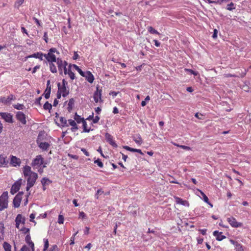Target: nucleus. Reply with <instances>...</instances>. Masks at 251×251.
<instances>
[{"mask_svg":"<svg viewBox=\"0 0 251 251\" xmlns=\"http://www.w3.org/2000/svg\"><path fill=\"white\" fill-rule=\"evenodd\" d=\"M23 173L24 177L26 179L27 185L26 189L28 191L30 188L34 186L37 179L38 174L31 171V168L28 165H25L23 169Z\"/></svg>","mask_w":251,"mask_h":251,"instance_id":"obj_1","label":"nucleus"},{"mask_svg":"<svg viewBox=\"0 0 251 251\" xmlns=\"http://www.w3.org/2000/svg\"><path fill=\"white\" fill-rule=\"evenodd\" d=\"M59 54V52L55 48H52L50 49L49 52L47 54H45L44 57L49 63L50 70L52 73H56L57 72V68L54 64V62H56L57 58L54 54Z\"/></svg>","mask_w":251,"mask_h":251,"instance_id":"obj_2","label":"nucleus"},{"mask_svg":"<svg viewBox=\"0 0 251 251\" xmlns=\"http://www.w3.org/2000/svg\"><path fill=\"white\" fill-rule=\"evenodd\" d=\"M7 191L4 192L0 196V211L6 209L8 203V195Z\"/></svg>","mask_w":251,"mask_h":251,"instance_id":"obj_3","label":"nucleus"},{"mask_svg":"<svg viewBox=\"0 0 251 251\" xmlns=\"http://www.w3.org/2000/svg\"><path fill=\"white\" fill-rule=\"evenodd\" d=\"M31 166L34 168H38L42 166L43 168L46 167V163H44V158L41 155H38L33 160Z\"/></svg>","mask_w":251,"mask_h":251,"instance_id":"obj_4","label":"nucleus"},{"mask_svg":"<svg viewBox=\"0 0 251 251\" xmlns=\"http://www.w3.org/2000/svg\"><path fill=\"white\" fill-rule=\"evenodd\" d=\"M56 64L57 65L58 70L60 72V74H61L63 71L64 74L67 75V62L66 61H63L61 58H57Z\"/></svg>","mask_w":251,"mask_h":251,"instance_id":"obj_5","label":"nucleus"},{"mask_svg":"<svg viewBox=\"0 0 251 251\" xmlns=\"http://www.w3.org/2000/svg\"><path fill=\"white\" fill-rule=\"evenodd\" d=\"M37 143L38 144L39 147L44 151H48L50 146V145L48 142H41L39 135L37 138Z\"/></svg>","mask_w":251,"mask_h":251,"instance_id":"obj_6","label":"nucleus"},{"mask_svg":"<svg viewBox=\"0 0 251 251\" xmlns=\"http://www.w3.org/2000/svg\"><path fill=\"white\" fill-rule=\"evenodd\" d=\"M23 195V192H19V193L15 197L13 201V206L14 207L18 208L20 206Z\"/></svg>","mask_w":251,"mask_h":251,"instance_id":"obj_7","label":"nucleus"},{"mask_svg":"<svg viewBox=\"0 0 251 251\" xmlns=\"http://www.w3.org/2000/svg\"><path fill=\"white\" fill-rule=\"evenodd\" d=\"M227 222L233 227H241L243 226L242 223L238 222L236 219L233 217H230L227 219Z\"/></svg>","mask_w":251,"mask_h":251,"instance_id":"obj_8","label":"nucleus"},{"mask_svg":"<svg viewBox=\"0 0 251 251\" xmlns=\"http://www.w3.org/2000/svg\"><path fill=\"white\" fill-rule=\"evenodd\" d=\"M102 90L101 89H99L98 87H97V90L95 92L93 96V98L95 102L97 103L99 101L101 102L102 101L101 100V95H102Z\"/></svg>","mask_w":251,"mask_h":251,"instance_id":"obj_9","label":"nucleus"},{"mask_svg":"<svg viewBox=\"0 0 251 251\" xmlns=\"http://www.w3.org/2000/svg\"><path fill=\"white\" fill-rule=\"evenodd\" d=\"M17 119L20 121L22 124L25 125L26 124V116L22 112H17L16 115Z\"/></svg>","mask_w":251,"mask_h":251,"instance_id":"obj_10","label":"nucleus"},{"mask_svg":"<svg viewBox=\"0 0 251 251\" xmlns=\"http://www.w3.org/2000/svg\"><path fill=\"white\" fill-rule=\"evenodd\" d=\"M21 186V182L20 181H16L12 186L10 190V193L12 195L16 193L20 189Z\"/></svg>","mask_w":251,"mask_h":251,"instance_id":"obj_11","label":"nucleus"},{"mask_svg":"<svg viewBox=\"0 0 251 251\" xmlns=\"http://www.w3.org/2000/svg\"><path fill=\"white\" fill-rule=\"evenodd\" d=\"M0 115L1 118L4 119L5 122L9 123H13V117L10 113L6 112H1L0 113Z\"/></svg>","mask_w":251,"mask_h":251,"instance_id":"obj_12","label":"nucleus"},{"mask_svg":"<svg viewBox=\"0 0 251 251\" xmlns=\"http://www.w3.org/2000/svg\"><path fill=\"white\" fill-rule=\"evenodd\" d=\"M21 163V159L15 156L11 155L10 164L13 167L20 166Z\"/></svg>","mask_w":251,"mask_h":251,"instance_id":"obj_13","label":"nucleus"},{"mask_svg":"<svg viewBox=\"0 0 251 251\" xmlns=\"http://www.w3.org/2000/svg\"><path fill=\"white\" fill-rule=\"evenodd\" d=\"M58 91L62 94L63 97H66L69 94V90L67 89L66 86H62L60 83L57 84Z\"/></svg>","mask_w":251,"mask_h":251,"instance_id":"obj_14","label":"nucleus"},{"mask_svg":"<svg viewBox=\"0 0 251 251\" xmlns=\"http://www.w3.org/2000/svg\"><path fill=\"white\" fill-rule=\"evenodd\" d=\"M8 162V160L6 156L4 154L0 155V168L7 167Z\"/></svg>","mask_w":251,"mask_h":251,"instance_id":"obj_15","label":"nucleus"},{"mask_svg":"<svg viewBox=\"0 0 251 251\" xmlns=\"http://www.w3.org/2000/svg\"><path fill=\"white\" fill-rule=\"evenodd\" d=\"M69 126H72L71 130L72 132H75L78 129V126L75 120L69 119L68 121Z\"/></svg>","mask_w":251,"mask_h":251,"instance_id":"obj_16","label":"nucleus"},{"mask_svg":"<svg viewBox=\"0 0 251 251\" xmlns=\"http://www.w3.org/2000/svg\"><path fill=\"white\" fill-rule=\"evenodd\" d=\"M105 138L107 140V141L113 147H117V144L115 142L113 139V137L109 133H106L105 135Z\"/></svg>","mask_w":251,"mask_h":251,"instance_id":"obj_17","label":"nucleus"},{"mask_svg":"<svg viewBox=\"0 0 251 251\" xmlns=\"http://www.w3.org/2000/svg\"><path fill=\"white\" fill-rule=\"evenodd\" d=\"M84 77H85L87 81H88L90 83H92L95 79L93 75L90 71H87L85 73Z\"/></svg>","mask_w":251,"mask_h":251,"instance_id":"obj_18","label":"nucleus"},{"mask_svg":"<svg viewBox=\"0 0 251 251\" xmlns=\"http://www.w3.org/2000/svg\"><path fill=\"white\" fill-rule=\"evenodd\" d=\"M51 92V86L50 85V80H49L47 83V88L44 92L45 98L48 99L50 98Z\"/></svg>","mask_w":251,"mask_h":251,"instance_id":"obj_19","label":"nucleus"},{"mask_svg":"<svg viewBox=\"0 0 251 251\" xmlns=\"http://www.w3.org/2000/svg\"><path fill=\"white\" fill-rule=\"evenodd\" d=\"M230 242L235 246V248L236 251H244L243 247L241 244H239L237 242L232 239L230 240Z\"/></svg>","mask_w":251,"mask_h":251,"instance_id":"obj_20","label":"nucleus"},{"mask_svg":"<svg viewBox=\"0 0 251 251\" xmlns=\"http://www.w3.org/2000/svg\"><path fill=\"white\" fill-rule=\"evenodd\" d=\"M45 54L41 52H38L32 54V55H30L28 56H27L26 58H31V57H34L36 58H39L41 60H43V57H44Z\"/></svg>","mask_w":251,"mask_h":251,"instance_id":"obj_21","label":"nucleus"},{"mask_svg":"<svg viewBox=\"0 0 251 251\" xmlns=\"http://www.w3.org/2000/svg\"><path fill=\"white\" fill-rule=\"evenodd\" d=\"M213 235L216 237V239L218 241H222L226 238L225 236L222 235V232H220L218 231H214Z\"/></svg>","mask_w":251,"mask_h":251,"instance_id":"obj_22","label":"nucleus"},{"mask_svg":"<svg viewBox=\"0 0 251 251\" xmlns=\"http://www.w3.org/2000/svg\"><path fill=\"white\" fill-rule=\"evenodd\" d=\"M15 222H17L20 224H22L25 225V217H23L21 214H19L17 215L15 219Z\"/></svg>","mask_w":251,"mask_h":251,"instance_id":"obj_23","label":"nucleus"},{"mask_svg":"<svg viewBox=\"0 0 251 251\" xmlns=\"http://www.w3.org/2000/svg\"><path fill=\"white\" fill-rule=\"evenodd\" d=\"M72 65H69L68 68L67 69V74L69 76L72 80H74L75 78V74L71 70Z\"/></svg>","mask_w":251,"mask_h":251,"instance_id":"obj_24","label":"nucleus"},{"mask_svg":"<svg viewBox=\"0 0 251 251\" xmlns=\"http://www.w3.org/2000/svg\"><path fill=\"white\" fill-rule=\"evenodd\" d=\"M174 198L177 204H180L182 205H186L188 204V201H187L183 200L182 199L177 197H175Z\"/></svg>","mask_w":251,"mask_h":251,"instance_id":"obj_25","label":"nucleus"},{"mask_svg":"<svg viewBox=\"0 0 251 251\" xmlns=\"http://www.w3.org/2000/svg\"><path fill=\"white\" fill-rule=\"evenodd\" d=\"M134 141L138 145H141L143 143V140L140 135H138L137 137H133Z\"/></svg>","mask_w":251,"mask_h":251,"instance_id":"obj_26","label":"nucleus"},{"mask_svg":"<svg viewBox=\"0 0 251 251\" xmlns=\"http://www.w3.org/2000/svg\"><path fill=\"white\" fill-rule=\"evenodd\" d=\"M82 126L83 128V132H89L91 130H93V129H92L91 127H88L85 121H83L82 123Z\"/></svg>","mask_w":251,"mask_h":251,"instance_id":"obj_27","label":"nucleus"},{"mask_svg":"<svg viewBox=\"0 0 251 251\" xmlns=\"http://www.w3.org/2000/svg\"><path fill=\"white\" fill-rule=\"evenodd\" d=\"M74 119H75V121L78 124H79L81 123H82L83 122V121H85V120L83 118H81V116L78 115L76 113H75V115Z\"/></svg>","mask_w":251,"mask_h":251,"instance_id":"obj_28","label":"nucleus"},{"mask_svg":"<svg viewBox=\"0 0 251 251\" xmlns=\"http://www.w3.org/2000/svg\"><path fill=\"white\" fill-rule=\"evenodd\" d=\"M60 122L61 124V126L62 127H68L69 125L68 124L67 121L66 119V118L64 117H60Z\"/></svg>","mask_w":251,"mask_h":251,"instance_id":"obj_29","label":"nucleus"},{"mask_svg":"<svg viewBox=\"0 0 251 251\" xmlns=\"http://www.w3.org/2000/svg\"><path fill=\"white\" fill-rule=\"evenodd\" d=\"M74 103H75V100H74V99L71 98L69 100V102L68 104V109L69 111H70L72 109L73 106L74 105Z\"/></svg>","mask_w":251,"mask_h":251,"instance_id":"obj_30","label":"nucleus"},{"mask_svg":"<svg viewBox=\"0 0 251 251\" xmlns=\"http://www.w3.org/2000/svg\"><path fill=\"white\" fill-rule=\"evenodd\" d=\"M41 183L42 184L43 186L45 187V186L46 185H48L49 184L51 183V181L46 177H44L41 180Z\"/></svg>","mask_w":251,"mask_h":251,"instance_id":"obj_31","label":"nucleus"},{"mask_svg":"<svg viewBox=\"0 0 251 251\" xmlns=\"http://www.w3.org/2000/svg\"><path fill=\"white\" fill-rule=\"evenodd\" d=\"M3 248L5 251H11V246L6 242L3 243Z\"/></svg>","mask_w":251,"mask_h":251,"instance_id":"obj_32","label":"nucleus"},{"mask_svg":"<svg viewBox=\"0 0 251 251\" xmlns=\"http://www.w3.org/2000/svg\"><path fill=\"white\" fill-rule=\"evenodd\" d=\"M73 66L75 69V70H76L82 76H84L85 73L83 72L81 70V69L79 68V67L78 66H77L75 64H74L73 65Z\"/></svg>","mask_w":251,"mask_h":251,"instance_id":"obj_33","label":"nucleus"},{"mask_svg":"<svg viewBox=\"0 0 251 251\" xmlns=\"http://www.w3.org/2000/svg\"><path fill=\"white\" fill-rule=\"evenodd\" d=\"M147 29L148 31L151 34H160V33L152 26H148Z\"/></svg>","mask_w":251,"mask_h":251,"instance_id":"obj_34","label":"nucleus"},{"mask_svg":"<svg viewBox=\"0 0 251 251\" xmlns=\"http://www.w3.org/2000/svg\"><path fill=\"white\" fill-rule=\"evenodd\" d=\"M198 191L200 193V194L202 196L204 201L207 203H209V199L208 197L206 196V195L201 190L198 189Z\"/></svg>","mask_w":251,"mask_h":251,"instance_id":"obj_35","label":"nucleus"},{"mask_svg":"<svg viewBox=\"0 0 251 251\" xmlns=\"http://www.w3.org/2000/svg\"><path fill=\"white\" fill-rule=\"evenodd\" d=\"M13 107L18 110H23L25 106L22 104L17 103L13 105Z\"/></svg>","mask_w":251,"mask_h":251,"instance_id":"obj_36","label":"nucleus"},{"mask_svg":"<svg viewBox=\"0 0 251 251\" xmlns=\"http://www.w3.org/2000/svg\"><path fill=\"white\" fill-rule=\"evenodd\" d=\"M43 108L45 110H49L50 111L52 108V105L48 101H47L44 104Z\"/></svg>","mask_w":251,"mask_h":251,"instance_id":"obj_37","label":"nucleus"},{"mask_svg":"<svg viewBox=\"0 0 251 251\" xmlns=\"http://www.w3.org/2000/svg\"><path fill=\"white\" fill-rule=\"evenodd\" d=\"M94 163L96 164L100 168H102L103 167V164L100 159L95 160L94 161Z\"/></svg>","mask_w":251,"mask_h":251,"instance_id":"obj_38","label":"nucleus"},{"mask_svg":"<svg viewBox=\"0 0 251 251\" xmlns=\"http://www.w3.org/2000/svg\"><path fill=\"white\" fill-rule=\"evenodd\" d=\"M24 2V0H17L15 2L14 6L19 8Z\"/></svg>","mask_w":251,"mask_h":251,"instance_id":"obj_39","label":"nucleus"},{"mask_svg":"<svg viewBox=\"0 0 251 251\" xmlns=\"http://www.w3.org/2000/svg\"><path fill=\"white\" fill-rule=\"evenodd\" d=\"M44 241L45 244H44L43 251H46L47 250L48 248H49V243L48 239H44Z\"/></svg>","mask_w":251,"mask_h":251,"instance_id":"obj_40","label":"nucleus"},{"mask_svg":"<svg viewBox=\"0 0 251 251\" xmlns=\"http://www.w3.org/2000/svg\"><path fill=\"white\" fill-rule=\"evenodd\" d=\"M235 8V7H234V4L232 2L227 5L226 9L228 10L231 11L233 9H234Z\"/></svg>","mask_w":251,"mask_h":251,"instance_id":"obj_41","label":"nucleus"},{"mask_svg":"<svg viewBox=\"0 0 251 251\" xmlns=\"http://www.w3.org/2000/svg\"><path fill=\"white\" fill-rule=\"evenodd\" d=\"M174 145L175 146L179 147L183 150H188V151L191 150V148L188 146H184V145H178L176 144H174Z\"/></svg>","mask_w":251,"mask_h":251,"instance_id":"obj_42","label":"nucleus"},{"mask_svg":"<svg viewBox=\"0 0 251 251\" xmlns=\"http://www.w3.org/2000/svg\"><path fill=\"white\" fill-rule=\"evenodd\" d=\"M185 71L188 72L190 73L191 74H193L195 76H197L199 74L198 72H195V71L192 70V69H185Z\"/></svg>","mask_w":251,"mask_h":251,"instance_id":"obj_43","label":"nucleus"},{"mask_svg":"<svg viewBox=\"0 0 251 251\" xmlns=\"http://www.w3.org/2000/svg\"><path fill=\"white\" fill-rule=\"evenodd\" d=\"M58 223L59 224H62L64 223V217L62 215H59L58 216Z\"/></svg>","mask_w":251,"mask_h":251,"instance_id":"obj_44","label":"nucleus"},{"mask_svg":"<svg viewBox=\"0 0 251 251\" xmlns=\"http://www.w3.org/2000/svg\"><path fill=\"white\" fill-rule=\"evenodd\" d=\"M123 148L126 149L127 151H131V152H135L136 149L130 148L127 146H123Z\"/></svg>","mask_w":251,"mask_h":251,"instance_id":"obj_45","label":"nucleus"},{"mask_svg":"<svg viewBox=\"0 0 251 251\" xmlns=\"http://www.w3.org/2000/svg\"><path fill=\"white\" fill-rule=\"evenodd\" d=\"M123 148L126 149L127 151H131V152H135L136 149L130 148L127 146H123Z\"/></svg>","mask_w":251,"mask_h":251,"instance_id":"obj_46","label":"nucleus"},{"mask_svg":"<svg viewBox=\"0 0 251 251\" xmlns=\"http://www.w3.org/2000/svg\"><path fill=\"white\" fill-rule=\"evenodd\" d=\"M195 116L200 120L204 119V115L202 114H199V113H197L195 114Z\"/></svg>","mask_w":251,"mask_h":251,"instance_id":"obj_47","label":"nucleus"},{"mask_svg":"<svg viewBox=\"0 0 251 251\" xmlns=\"http://www.w3.org/2000/svg\"><path fill=\"white\" fill-rule=\"evenodd\" d=\"M48 251H58V248L56 245H52Z\"/></svg>","mask_w":251,"mask_h":251,"instance_id":"obj_48","label":"nucleus"},{"mask_svg":"<svg viewBox=\"0 0 251 251\" xmlns=\"http://www.w3.org/2000/svg\"><path fill=\"white\" fill-rule=\"evenodd\" d=\"M25 241L27 244L32 241L31 240L30 235L29 234H27L25 236Z\"/></svg>","mask_w":251,"mask_h":251,"instance_id":"obj_49","label":"nucleus"},{"mask_svg":"<svg viewBox=\"0 0 251 251\" xmlns=\"http://www.w3.org/2000/svg\"><path fill=\"white\" fill-rule=\"evenodd\" d=\"M0 101L4 104L9 102V100L7 99V98L6 97H1L0 98Z\"/></svg>","mask_w":251,"mask_h":251,"instance_id":"obj_50","label":"nucleus"},{"mask_svg":"<svg viewBox=\"0 0 251 251\" xmlns=\"http://www.w3.org/2000/svg\"><path fill=\"white\" fill-rule=\"evenodd\" d=\"M21 230L25 234L28 233L29 232V228L23 227L21 228Z\"/></svg>","mask_w":251,"mask_h":251,"instance_id":"obj_51","label":"nucleus"},{"mask_svg":"<svg viewBox=\"0 0 251 251\" xmlns=\"http://www.w3.org/2000/svg\"><path fill=\"white\" fill-rule=\"evenodd\" d=\"M225 76L226 77H239V76L235 75H232L231 74H225Z\"/></svg>","mask_w":251,"mask_h":251,"instance_id":"obj_52","label":"nucleus"},{"mask_svg":"<svg viewBox=\"0 0 251 251\" xmlns=\"http://www.w3.org/2000/svg\"><path fill=\"white\" fill-rule=\"evenodd\" d=\"M78 233V231H77L74 235V236L73 237H71V239H70V241H71V243H70V245H73L75 244V237L74 236H75Z\"/></svg>","mask_w":251,"mask_h":251,"instance_id":"obj_53","label":"nucleus"},{"mask_svg":"<svg viewBox=\"0 0 251 251\" xmlns=\"http://www.w3.org/2000/svg\"><path fill=\"white\" fill-rule=\"evenodd\" d=\"M100 119V118L99 116H96L95 117V118H93V123L94 124H96V123H97L99 122V121Z\"/></svg>","mask_w":251,"mask_h":251,"instance_id":"obj_54","label":"nucleus"},{"mask_svg":"<svg viewBox=\"0 0 251 251\" xmlns=\"http://www.w3.org/2000/svg\"><path fill=\"white\" fill-rule=\"evenodd\" d=\"M81 151L84 153V154L87 156H89L90 154L88 151H87V150L84 148H82L81 149Z\"/></svg>","mask_w":251,"mask_h":251,"instance_id":"obj_55","label":"nucleus"},{"mask_svg":"<svg viewBox=\"0 0 251 251\" xmlns=\"http://www.w3.org/2000/svg\"><path fill=\"white\" fill-rule=\"evenodd\" d=\"M44 40L45 41L46 43H48V36L47 32H44V36H43Z\"/></svg>","mask_w":251,"mask_h":251,"instance_id":"obj_56","label":"nucleus"},{"mask_svg":"<svg viewBox=\"0 0 251 251\" xmlns=\"http://www.w3.org/2000/svg\"><path fill=\"white\" fill-rule=\"evenodd\" d=\"M21 251H29V249L26 245H24L21 248Z\"/></svg>","mask_w":251,"mask_h":251,"instance_id":"obj_57","label":"nucleus"},{"mask_svg":"<svg viewBox=\"0 0 251 251\" xmlns=\"http://www.w3.org/2000/svg\"><path fill=\"white\" fill-rule=\"evenodd\" d=\"M40 68V65H36V66H35L33 69V70H32V74H34L35 73L37 70V69H39Z\"/></svg>","mask_w":251,"mask_h":251,"instance_id":"obj_58","label":"nucleus"},{"mask_svg":"<svg viewBox=\"0 0 251 251\" xmlns=\"http://www.w3.org/2000/svg\"><path fill=\"white\" fill-rule=\"evenodd\" d=\"M30 221L31 222H33V220L35 218V214H34V213H31L30 215Z\"/></svg>","mask_w":251,"mask_h":251,"instance_id":"obj_59","label":"nucleus"},{"mask_svg":"<svg viewBox=\"0 0 251 251\" xmlns=\"http://www.w3.org/2000/svg\"><path fill=\"white\" fill-rule=\"evenodd\" d=\"M217 33H218V30L216 29H215L214 30V33L212 35V37L213 38H216L217 37Z\"/></svg>","mask_w":251,"mask_h":251,"instance_id":"obj_60","label":"nucleus"},{"mask_svg":"<svg viewBox=\"0 0 251 251\" xmlns=\"http://www.w3.org/2000/svg\"><path fill=\"white\" fill-rule=\"evenodd\" d=\"M29 246L32 249V251H34V244L32 241L28 244Z\"/></svg>","mask_w":251,"mask_h":251,"instance_id":"obj_61","label":"nucleus"},{"mask_svg":"<svg viewBox=\"0 0 251 251\" xmlns=\"http://www.w3.org/2000/svg\"><path fill=\"white\" fill-rule=\"evenodd\" d=\"M153 41L154 43V45L155 46L158 47L160 46V43L158 42L157 40H153Z\"/></svg>","mask_w":251,"mask_h":251,"instance_id":"obj_62","label":"nucleus"},{"mask_svg":"<svg viewBox=\"0 0 251 251\" xmlns=\"http://www.w3.org/2000/svg\"><path fill=\"white\" fill-rule=\"evenodd\" d=\"M33 20L35 21V23H36L37 25H38L40 26L41 25V23L38 20V19H37L35 17H34L33 18Z\"/></svg>","mask_w":251,"mask_h":251,"instance_id":"obj_63","label":"nucleus"},{"mask_svg":"<svg viewBox=\"0 0 251 251\" xmlns=\"http://www.w3.org/2000/svg\"><path fill=\"white\" fill-rule=\"evenodd\" d=\"M113 113L114 114H117L119 113V110L117 107H114L113 108Z\"/></svg>","mask_w":251,"mask_h":251,"instance_id":"obj_64","label":"nucleus"}]
</instances>
